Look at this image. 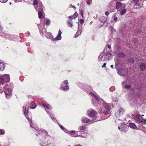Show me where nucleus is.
Masks as SVG:
<instances>
[{"instance_id": "nucleus-1", "label": "nucleus", "mask_w": 146, "mask_h": 146, "mask_svg": "<svg viewBox=\"0 0 146 146\" xmlns=\"http://www.w3.org/2000/svg\"><path fill=\"white\" fill-rule=\"evenodd\" d=\"M111 56L112 55L110 52H107L99 56L98 60L99 62L102 61H104L106 60H109Z\"/></svg>"}, {"instance_id": "nucleus-2", "label": "nucleus", "mask_w": 146, "mask_h": 146, "mask_svg": "<svg viewBox=\"0 0 146 146\" xmlns=\"http://www.w3.org/2000/svg\"><path fill=\"white\" fill-rule=\"evenodd\" d=\"M62 34V32L61 31L59 30L58 31V35L55 38H53V36L50 33H47L45 34V36L46 37L48 38H49L50 39L52 40H61V34Z\"/></svg>"}, {"instance_id": "nucleus-3", "label": "nucleus", "mask_w": 146, "mask_h": 146, "mask_svg": "<svg viewBox=\"0 0 146 146\" xmlns=\"http://www.w3.org/2000/svg\"><path fill=\"white\" fill-rule=\"evenodd\" d=\"M10 81L9 75L8 74H5L1 76L0 77V84H3L6 82H9Z\"/></svg>"}, {"instance_id": "nucleus-4", "label": "nucleus", "mask_w": 146, "mask_h": 146, "mask_svg": "<svg viewBox=\"0 0 146 146\" xmlns=\"http://www.w3.org/2000/svg\"><path fill=\"white\" fill-rule=\"evenodd\" d=\"M60 89L64 91H67L69 89V85L67 80H65L61 83Z\"/></svg>"}, {"instance_id": "nucleus-5", "label": "nucleus", "mask_w": 146, "mask_h": 146, "mask_svg": "<svg viewBox=\"0 0 146 146\" xmlns=\"http://www.w3.org/2000/svg\"><path fill=\"white\" fill-rule=\"evenodd\" d=\"M122 86L123 88L129 89L131 86V82L128 80H126L122 83Z\"/></svg>"}, {"instance_id": "nucleus-6", "label": "nucleus", "mask_w": 146, "mask_h": 146, "mask_svg": "<svg viewBox=\"0 0 146 146\" xmlns=\"http://www.w3.org/2000/svg\"><path fill=\"white\" fill-rule=\"evenodd\" d=\"M23 111L29 121H31V119L32 117V114L31 113L28 112V110L26 111V107L25 106H24L23 108Z\"/></svg>"}, {"instance_id": "nucleus-7", "label": "nucleus", "mask_w": 146, "mask_h": 146, "mask_svg": "<svg viewBox=\"0 0 146 146\" xmlns=\"http://www.w3.org/2000/svg\"><path fill=\"white\" fill-rule=\"evenodd\" d=\"M87 114L89 117H93L96 116V112L94 110L90 109L88 110Z\"/></svg>"}, {"instance_id": "nucleus-8", "label": "nucleus", "mask_w": 146, "mask_h": 146, "mask_svg": "<svg viewBox=\"0 0 146 146\" xmlns=\"http://www.w3.org/2000/svg\"><path fill=\"white\" fill-rule=\"evenodd\" d=\"M33 4L36 10L39 9L40 7L43 6L41 2L40 1H38L37 0H34Z\"/></svg>"}, {"instance_id": "nucleus-9", "label": "nucleus", "mask_w": 146, "mask_h": 146, "mask_svg": "<svg viewBox=\"0 0 146 146\" xmlns=\"http://www.w3.org/2000/svg\"><path fill=\"white\" fill-rule=\"evenodd\" d=\"M12 90L9 88L6 89L4 91L5 96L7 99H10L11 97Z\"/></svg>"}, {"instance_id": "nucleus-10", "label": "nucleus", "mask_w": 146, "mask_h": 146, "mask_svg": "<svg viewBox=\"0 0 146 146\" xmlns=\"http://www.w3.org/2000/svg\"><path fill=\"white\" fill-rule=\"evenodd\" d=\"M129 127L126 124H122L118 127V129L123 132H126L128 130Z\"/></svg>"}, {"instance_id": "nucleus-11", "label": "nucleus", "mask_w": 146, "mask_h": 146, "mask_svg": "<svg viewBox=\"0 0 146 146\" xmlns=\"http://www.w3.org/2000/svg\"><path fill=\"white\" fill-rule=\"evenodd\" d=\"M43 6L40 7H39V9L36 10L37 11H38V17L40 19H42L44 17V16L43 15Z\"/></svg>"}, {"instance_id": "nucleus-12", "label": "nucleus", "mask_w": 146, "mask_h": 146, "mask_svg": "<svg viewBox=\"0 0 146 146\" xmlns=\"http://www.w3.org/2000/svg\"><path fill=\"white\" fill-rule=\"evenodd\" d=\"M100 102L107 111H109L111 109V106L109 105V104L105 102L103 100H102Z\"/></svg>"}, {"instance_id": "nucleus-13", "label": "nucleus", "mask_w": 146, "mask_h": 146, "mask_svg": "<svg viewBox=\"0 0 146 146\" xmlns=\"http://www.w3.org/2000/svg\"><path fill=\"white\" fill-rule=\"evenodd\" d=\"M125 4H122L119 2H117L116 4V8L117 9V11H120L121 9H122L123 8L125 7Z\"/></svg>"}, {"instance_id": "nucleus-14", "label": "nucleus", "mask_w": 146, "mask_h": 146, "mask_svg": "<svg viewBox=\"0 0 146 146\" xmlns=\"http://www.w3.org/2000/svg\"><path fill=\"white\" fill-rule=\"evenodd\" d=\"M134 118L136 122L139 123L141 122L143 117H141L139 114H136L135 115Z\"/></svg>"}, {"instance_id": "nucleus-15", "label": "nucleus", "mask_w": 146, "mask_h": 146, "mask_svg": "<svg viewBox=\"0 0 146 146\" xmlns=\"http://www.w3.org/2000/svg\"><path fill=\"white\" fill-rule=\"evenodd\" d=\"M124 110L123 108H120L116 113V115L119 116L121 115L124 113Z\"/></svg>"}, {"instance_id": "nucleus-16", "label": "nucleus", "mask_w": 146, "mask_h": 146, "mask_svg": "<svg viewBox=\"0 0 146 146\" xmlns=\"http://www.w3.org/2000/svg\"><path fill=\"white\" fill-rule=\"evenodd\" d=\"M5 63L2 60H0V71H3L5 68Z\"/></svg>"}, {"instance_id": "nucleus-17", "label": "nucleus", "mask_w": 146, "mask_h": 146, "mask_svg": "<svg viewBox=\"0 0 146 146\" xmlns=\"http://www.w3.org/2000/svg\"><path fill=\"white\" fill-rule=\"evenodd\" d=\"M37 131L40 134V133H44L46 135L50 136V135L48 134V131L44 129H39L38 130H37Z\"/></svg>"}, {"instance_id": "nucleus-18", "label": "nucleus", "mask_w": 146, "mask_h": 146, "mask_svg": "<svg viewBox=\"0 0 146 146\" xmlns=\"http://www.w3.org/2000/svg\"><path fill=\"white\" fill-rule=\"evenodd\" d=\"M81 120L83 123H88L91 121L89 119L86 117H82Z\"/></svg>"}, {"instance_id": "nucleus-19", "label": "nucleus", "mask_w": 146, "mask_h": 146, "mask_svg": "<svg viewBox=\"0 0 146 146\" xmlns=\"http://www.w3.org/2000/svg\"><path fill=\"white\" fill-rule=\"evenodd\" d=\"M143 4L141 2H139V1L135 4V6H138L137 7H136V8L139 9L143 7Z\"/></svg>"}, {"instance_id": "nucleus-20", "label": "nucleus", "mask_w": 146, "mask_h": 146, "mask_svg": "<svg viewBox=\"0 0 146 146\" xmlns=\"http://www.w3.org/2000/svg\"><path fill=\"white\" fill-rule=\"evenodd\" d=\"M30 125L31 127L34 128L37 131V130H38L39 129H36V124H34L32 123V121H29Z\"/></svg>"}, {"instance_id": "nucleus-21", "label": "nucleus", "mask_w": 146, "mask_h": 146, "mask_svg": "<svg viewBox=\"0 0 146 146\" xmlns=\"http://www.w3.org/2000/svg\"><path fill=\"white\" fill-rule=\"evenodd\" d=\"M41 105L45 108V110H46L47 111V110L46 109V108L48 109L51 110L52 109V108L49 105L46 104L45 105L44 104H41Z\"/></svg>"}, {"instance_id": "nucleus-22", "label": "nucleus", "mask_w": 146, "mask_h": 146, "mask_svg": "<svg viewBox=\"0 0 146 146\" xmlns=\"http://www.w3.org/2000/svg\"><path fill=\"white\" fill-rule=\"evenodd\" d=\"M36 104L33 101L31 102L30 105V108L31 109H34L36 107Z\"/></svg>"}, {"instance_id": "nucleus-23", "label": "nucleus", "mask_w": 146, "mask_h": 146, "mask_svg": "<svg viewBox=\"0 0 146 146\" xmlns=\"http://www.w3.org/2000/svg\"><path fill=\"white\" fill-rule=\"evenodd\" d=\"M140 68L141 70H143L146 69V66L144 63H141L140 64Z\"/></svg>"}, {"instance_id": "nucleus-24", "label": "nucleus", "mask_w": 146, "mask_h": 146, "mask_svg": "<svg viewBox=\"0 0 146 146\" xmlns=\"http://www.w3.org/2000/svg\"><path fill=\"white\" fill-rule=\"evenodd\" d=\"M99 19L101 22L102 23L105 22L107 21V19L104 16L100 17Z\"/></svg>"}, {"instance_id": "nucleus-25", "label": "nucleus", "mask_w": 146, "mask_h": 146, "mask_svg": "<svg viewBox=\"0 0 146 146\" xmlns=\"http://www.w3.org/2000/svg\"><path fill=\"white\" fill-rule=\"evenodd\" d=\"M129 126L132 128L133 129H136L137 127L135 124L133 123H130L129 124Z\"/></svg>"}, {"instance_id": "nucleus-26", "label": "nucleus", "mask_w": 146, "mask_h": 146, "mask_svg": "<svg viewBox=\"0 0 146 146\" xmlns=\"http://www.w3.org/2000/svg\"><path fill=\"white\" fill-rule=\"evenodd\" d=\"M68 26L69 27H72L73 26V22L72 21L70 20H68L67 21Z\"/></svg>"}, {"instance_id": "nucleus-27", "label": "nucleus", "mask_w": 146, "mask_h": 146, "mask_svg": "<svg viewBox=\"0 0 146 146\" xmlns=\"http://www.w3.org/2000/svg\"><path fill=\"white\" fill-rule=\"evenodd\" d=\"M126 10L125 9H123L120 11V14L122 15L125 13Z\"/></svg>"}, {"instance_id": "nucleus-28", "label": "nucleus", "mask_w": 146, "mask_h": 146, "mask_svg": "<svg viewBox=\"0 0 146 146\" xmlns=\"http://www.w3.org/2000/svg\"><path fill=\"white\" fill-rule=\"evenodd\" d=\"M90 93L92 95H93L94 96L96 100L99 103L100 100L99 98L97 97L92 92H90Z\"/></svg>"}, {"instance_id": "nucleus-29", "label": "nucleus", "mask_w": 146, "mask_h": 146, "mask_svg": "<svg viewBox=\"0 0 146 146\" xmlns=\"http://www.w3.org/2000/svg\"><path fill=\"white\" fill-rule=\"evenodd\" d=\"M117 55L118 56L120 57H123L125 55L123 52H119L118 54Z\"/></svg>"}, {"instance_id": "nucleus-30", "label": "nucleus", "mask_w": 146, "mask_h": 146, "mask_svg": "<svg viewBox=\"0 0 146 146\" xmlns=\"http://www.w3.org/2000/svg\"><path fill=\"white\" fill-rule=\"evenodd\" d=\"M128 61L130 63H133L134 62V59L132 58H129L128 59Z\"/></svg>"}, {"instance_id": "nucleus-31", "label": "nucleus", "mask_w": 146, "mask_h": 146, "mask_svg": "<svg viewBox=\"0 0 146 146\" xmlns=\"http://www.w3.org/2000/svg\"><path fill=\"white\" fill-rule=\"evenodd\" d=\"M78 14L76 12L72 15L74 19L78 17Z\"/></svg>"}, {"instance_id": "nucleus-32", "label": "nucleus", "mask_w": 146, "mask_h": 146, "mask_svg": "<svg viewBox=\"0 0 146 146\" xmlns=\"http://www.w3.org/2000/svg\"><path fill=\"white\" fill-rule=\"evenodd\" d=\"M86 129V126L84 125L80 127V129L81 130H84Z\"/></svg>"}, {"instance_id": "nucleus-33", "label": "nucleus", "mask_w": 146, "mask_h": 146, "mask_svg": "<svg viewBox=\"0 0 146 146\" xmlns=\"http://www.w3.org/2000/svg\"><path fill=\"white\" fill-rule=\"evenodd\" d=\"M141 123L143 124H146V119H144L143 118Z\"/></svg>"}, {"instance_id": "nucleus-34", "label": "nucleus", "mask_w": 146, "mask_h": 146, "mask_svg": "<svg viewBox=\"0 0 146 146\" xmlns=\"http://www.w3.org/2000/svg\"><path fill=\"white\" fill-rule=\"evenodd\" d=\"M69 134H70L71 135H72V136H73L72 135L76 133V132L74 131H71L70 132H69Z\"/></svg>"}, {"instance_id": "nucleus-35", "label": "nucleus", "mask_w": 146, "mask_h": 146, "mask_svg": "<svg viewBox=\"0 0 146 146\" xmlns=\"http://www.w3.org/2000/svg\"><path fill=\"white\" fill-rule=\"evenodd\" d=\"M87 3L88 4L90 5L92 3V0H88L87 1Z\"/></svg>"}, {"instance_id": "nucleus-36", "label": "nucleus", "mask_w": 146, "mask_h": 146, "mask_svg": "<svg viewBox=\"0 0 146 146\" xmlns=\"http://www.w3.org/2000/svg\"><path fill=\"white\" fill-rule=\"evenodd\" d=\"M5 134V131L3 130H0V135H3Z\"/></svg>"}, {"instance_id": "nucleus-37", "label": "nucleus", "mask_w": 146, "mask_h": 146, "mask_svg": "<svg viewBox=\"0 0 146 146\" xmlns=\"http://www.w3.org/2000/svg\"><path fill=\"white\" fill-rule=\"evenodd\" d=\"M46 111L47 112V113L49 115H50V116L51 117V119H52V120H54V119H55V118L54 117H52L51 116L50 114V113L48 111H47V110H46Z\"/></svg>"}, {"instance_id": "nucleus-38", "label": "nucleus", "mask_w": 146, "mask_h": 146, "mask_svg": "<svg viewBox=\"0 0 146 146\" xmlns=\"http://www.w3.org/2000/svg\"><path fill=\"white\" fill-rule=\"evenodd\" d=\"M50 23V21L49 20H47L45 23V24L46 25H49Z\"/></svg>"}, {"instance_id": "nucleus-39", "label": "nucleus", "mask_w": 146, "mask_h": 146, "mask_svg": "<svg viewBox=\"0 0 146 146\" xmlns=\"http://www.w3.org/2000/svg\"><path fill=\"white\" fill-rule=\"evenodd\" d=\"M69 7H71V8H74V10H76V7H75V6H74L73 5H72V4H70L69 5Z\"/></svg>"}, {"instance_id": "nucleus-40", "label": "nucleus", "mask_w": 146, "mask_h": 146, "mask_svg": "<svg viewBox=\"0 0 146 146\" xmlns=\"http://www.w3.org/2000/svg\"><path fill=\"white\" fill-rule=\"evenodd\" d=\"M80 13L81 15L82 18H84L83 14V11H82V9H81L80 10Z\"/></svg>"}, {"instance_id": "nucleus-41", "label": "nucleus", "mask_w": 146, "mask_h": 146, "mask_svg": "<svg viewBox=\"0 0 146 146\" xmlns=\"http://www.w3.org/2000/svg\"><path fill=\"white\" fill-rule=\"evenodd\" d=\"M68 19H69V20H71L72 19H74L72 15L69 16L68 17Z\"/></svg>"}, {"instance_id": "nucleus-42", "label": "nucleus", "mask_w": 146, "mask_h": 146, "mask_svg": "<svg viewBox=\"0 0 146 146\" xmlns=\"http://www.w3.org/2000/svg\"><path fill=\"white\" fill-rule=\"evenodd\" d=\"M8 0H0V2L1 3H5L7 2Z\"/></svg>"}, {"instance_id": "nucleus-43", "label": "nucleus", "mask_w": 146, "mask_h": 146, "mask_svg": "<svg viewBox=\"0 0 146 146\" xmlns=\"http://www.w3.org/2000/svg\"><path fill=\"white\" fill-rule=\"evenodd\" d=\"M80 23L81 24H82L84 22V20L83 19H81L80 20Z\"/></svg>"}, {"instance_id": "nucleus-44", "label": "nucleus", "mask_w": 146, "mask_h": 146, "mask_svg": "<svg viewBox=\"0 0 146 146\" xmlns=\"http://www.w3.org/2000/svg\"><path fill=\"white\" fill-rule=\"evenodd\" d=\"M97 117H95V119L94 120V121H100V119H97Z\"/></svg>"}, {"instance_id": "nucleus-45", "label": "nucleus", "mask_w": 146, "mask_h": 146, "mask_svg": "<svg viewBox=\"0 0 146 146\" xmlns=\"http://www.w3.org/2000/svg\"><path fill=\"white\" fill-rule=\"evenodd\" d=\"M40 145L41 146H46V145H45V143H40Z\"/></svg>"}, {"instance_id": "nucleus-46", "label": "nucleus", "mask_w": 146, "mask_h": 146, "mask_svg": "<svg viewBox=\"0 0 146 146\" xmlns=\"http://www.w3.org/2000/svg\"><path fill=\"white\" fill-rule=\"evenodd\" d=\"M80 135H78V134H77V135H76V136H72V137H80Z\"/></svg>"}, {"instance_id": "nucleus-47", "label": "nucleus", "mask_w": 146, "mask_h": 146, "mask_svg": "<svg viewBox=\"0 0 146 146\" xmlns=\"http://www.w3.org/2000/svg\"><path fill=\"white\" fill-rule=\"evenodd\" d=\"M88 90L89 91H90V90H91L92 89V87L90 86H88Z\"/></svg>"}, {"instance_id": "nucleus-48", "label": "nucleus", "mask_w": 146, "mask_h": 146, "mask_svg": "<svg viewBox=\"0 0 146 146\" xmlns=\"http://www.w3.org/2000/svg\"><path fill=\"white\" fill-rule=\"evenodd\" d=\"M98 111L99 112L102 113V109L101 108H100L98 109Z\"/></svg>"}, {"instance_id": "nucleus-49", "label": "nucleus", "mask_w": 146, "mask_h": 146, "mask_svg": "<svg viewBox=\"0 0 146 146\" xmlns=\"http://www.w3.org/2000/svg\"><path fill=\"white\" fill-rule=\"evenodd\" d=\"M134 3L135 4L138 1H139L138 0H133Z\"/></svg>"}, {"instance_id": "nucleus-50", "label": "nucleus", "mask_w": 146, "mask_h": 146, "mask_svg": "<svg viewBox=\"0 0 146 146\" xmlns=\"http://www.w3.org/2000/svg\"><path fill=\"white\" fill-rule=\"evenodd\" d=\"M105 14L106 16H108L109 15V13L108 12L106 11L105 12Z\"/></svg>"}, {"instance_id": "nucleus-51", "label": "nucleus", "mask_w": 146, "mask_h": 146, "mask_svg": "<svg viewBox=\"0 0 146 146\" xmlns=\"http://www.w3.org/2000/svg\"><path fill=\"white\" fill-rule=\"evenodd\" d=\"M59 126L63 130H64V128L63 127V126H62V125H59Z\"/></svg>"}, {"instance_id": "nucleus-52", "label": "nucleus", "mask_w": 146, "mask_h": 146, "mask_svg": "<svg viewBox=\"0 0 146 146\" xmlns=\"http://www.w3.org/2000/svg\"><path fill=\"white\" fill-rule=\"evenodd\" d=\"M104 113L105 115H106L108 113V111L104 112Z\"/></svg>"}, {"instance_id": "nucleus-53", "label": "nucleus", "mask_w": 146, "mask_h": 146, "mask_svg": "<svg viewBox=\"0 0 146 146\" xmlns=\"http://www.w3.org/2000/svg\"><path fill=\"white\" fill-rule=\"evenodd\" d=\"M3 92V90L2 89V88L1 86H0V93H2Z\"/></svg>"}, {"instance_id": "nucleus-54", "label": "nucleus", "mask_w": 146, "mask_h": 146, "mask_svg": "<svg viewBox=\"0 0 146 146\" xmlns=\"http://www.w3.org/2000/svg\"><path fill=\"white\" fill-rule=\"evenodd\" d=\"M106 63H104V64H103V65L102 66V68H103V67H106Z\"/></svg>"}, {"instance_id": "nucleus-55", "label": "nucleus", "mask_w": 146, "mask_h": 146, "mask_svg": "<svg viewBox=\"0 0 146 146\" xmlns=\"http://www.w3.org/2000/svg\"><path fill=\"white\" fill-rule=\"evenodd\" d=\"M107 47L109 48H111V46L109 44L108 45Z\"/></svg>"}, {"instance_id": "nucleus-56", "label": "nucleus", "mask_w": 146, "mask_h": 146, "mask_svg": "<svg viewBox=\"0 0 146 146\" xmlns=\"http://www.w3.org/2000/svg\"><path fill=\"white\" fill-rule=\"evenodd\" d=\"M114 21L115 22H116V21H117V17H116L114 19Z\"/></svg>"}, {"instance_id": "nucleus-57", "label": "nucleus", "mask_w": 146, "mask_h": 146, "mask_svg": "<svg viewBox=\"0 0 146 146\" xmlns=\"http://www.w3.org/2000/svg\"><path fill=\"white\" fill-rule=\"evenodd\" d=\"M113 67H114V66H113V65H111V67L112 68H113Z\"/></svg>"}, {"instance_id": "nucleus-58", "label": "nucleus", "mask_w": 146, "mask_h": 146, "mask_svg": "<svg viewBox=\"0 0 146 146\" xmlns=\"http://www.w3.org/2000/svg\"><path fill=\"white\" fill-rule=\"evenodd\" d=\"M5 38L6 39H9L10 38H9V37H7L6 36H5Z\"/></svg>"}, {"instance_id": "nucleus-59", "label": "nucleus", "mask_w": 146, "mask_h": 146, "mask_svg": "<svg viewBox=\"0 0 146 146\" xmlns=\"http://www.w3.org/2000/svg\"><path fill=\"white\" fill-rule=\"evenodd\" d=\"M137 30L139 31V32H140L141 31V30L140 29H138Z\"/></svg>"}, {"instance_id": "nucleus-60", "label": "nucleus", "mask_w": 146, "mask_h": 146, "mask_svg": "<svg viewBox=\"0 0 146 146\" xmlns=\"http://www.w3.org/2000/svg\"><path fill=\"white\" fill-rule=\"evenodd\" d=\"M80 137H82V138L84 137V136H82V135H80Z\"/></svg>"}, {"instance_id": "nucleus-61", "label": "nucleus", "mask_w": 146, "mask_h": 146, "mask_svg": "<svg viewBox=\"0 0 146 146\" xmlns=\"http://www.w3.org/2000/svg\"><path fill=\"white\" fill-rule=\"evenodd\" d=\"M77 146H82L80 145H78Z\"/></svg>"}, {"instance_id": "nucleus-62", "label": "nucleus", "mask_w": 146, "mask_h": 146, "mask_svg": "<svg viewBox=\"0 0 146 146\" xmlns=\"http://www.w3.org/2000/svg\"><path fill=\"white\" fill-rule=\"evenodd\" d=\"M92 103H93V104H94V102H92Z\"/></svg>"}, {"instance_id": "nucleus-63", "label": "nucleus", "mask_w": 146, "mask_h": 146, "mask_svg": "<svg viewBox=\"0 0 146 146\" xmlns=\"http://www.w3.org/2000/svg\"><path fill=\"white\" fill-rule=\"evenodd\" d=\"M11 3V2H10V5Z\"/></svg>"}, {"instance_id": "nucleus-64", "label": "nucleus", "mask_w": 146, "mask_h": 146, "mask_svg": "<svg viewBox=\"0 0 146 146\" xmlns=\"http://www.w3.org/2000/svg\"><path fill=\"white\" fill-rule=\"evenodd\" d=\"M144 116V115H141V116Z\"/></svg>"}]
</instances>
